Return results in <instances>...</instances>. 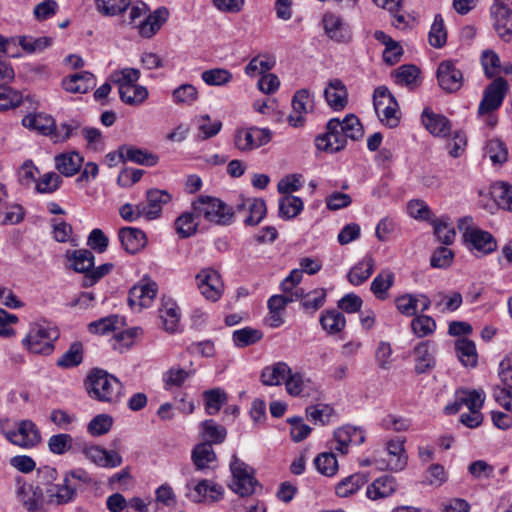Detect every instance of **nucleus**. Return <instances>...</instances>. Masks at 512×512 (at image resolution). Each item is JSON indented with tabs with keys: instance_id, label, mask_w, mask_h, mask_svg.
<instances>
[{
	"instance_id": "obj_27",
	"label": "nucleus",
	"mask_w": 512,
	"mask_h": 512,
	"mask_svg": "<svg viewBox=\"0 0 512 512\" xmlns=\"http://www.w3.org/2000/svg\"><path fill=\"white\" fill-rule=\"evenodd\" d=\"M120 157L123 158V162L131 161L136 164L146 166H154L159 160V157L156 154L131 145L120 146Z\"/></svg>"
},
{
	"instance_id": "obj_8",
	"label": "nucleus",
	"mask_w": 512,
	"mask_h": 512,
	"mask_svg": "<svg viewBox=\"0 0 512 512\" xmlns=\"http://www.w3.org/2000/svg\"><path fill=\"white\" fill-rule=\"evenodd\" d=\"M196 286L209 301H218L223 293V282L219 272L213 268H203L195 276Z\"/></svg>"
},
{
	"instance_id": "obj_48",
	"label": "nucleus",
	"mask_w": 512,
	"mask_h": 512,
	"mask_svg": "<svg viewBox=\"0 0 512 512\" xmlns=\"http://www.w3.org/2000/svg\"><path fill=\"white\" fill-rule=\"evenodd\" d=\"M303 210V201L301 198L286 195L279 200V215L285 219L296 217Z\"/></svg>"
},
{
	"instance_id": "obj_15",
	"label": "nucleus",
	"mask_w": 512,
	"mask_h": 512,
	"mask_svg": "<svg viewBox=\"0 0 512 512\" xmlns=\"http://www.w3.org/2000/svg\"><path fill=\"white\" fill-rule=\"evenodd\" d=\"M437 79L439 86L449 93L458 91L463 84V74L451 60H446L439 64Z\"/></svg>"
},
{
	"instance_id": "obj_50",
	"label": "nucleus",
	"mask_w": 512,
	"mask_h": 512,
	"mask_svg": "<svg viewBox=\"0 0 512 512\" xmlns=\"http://www.w3.org/2000/svg\"><path fill=\"white\" fill-rule=\"evenodd\" d=\"M263 337V333L251 327H245L233 332V341L237 347H246L257 343Z\"/></svg>"
},
{
	"instance_id": "obj_23",
	"label": "nucleus",
	"mask_w": 512,
	"mask_h": 512,
	"mask_svg": "<svg viewBox=\"0 0 512 512\" xmlns=\"http://www.w3.org/2000/svg\"><path fill=\"white\" fill-rule=\"evenodd\" d=\"M310 93L307 89L298 90L292 98V113L288 117L291 126L299 127L304 123V115L311 108Z\"/></svg>"
},
{
	"instance_id": "obj_16",
	"label": "nucleus",
	"mask_w": 512,
	"mask_h": 512,
	"mask_svg": "<svg viewBox=\"0 0 512 512\" xmlns=\"http://www.w3.org/2000/svg\"><path fill=\"white\" fill-rule=\"evenodd\" d=\"M157 292L158 286L155 282L136 284L129 291L128 304L132 309L141 311L152 304Z\"/></svg>"
},
{
	"instance_id": "obj_46",
	"label": "nucleus",
	"mask_w": 512,
	"mask_h": 512,
	"mask_svg": "<svg viewBox=\"0 0 512 512\" xmlns=\"http://www.w3.org/2000/svg\"><path fill=\"white\" fill-rule=\"evenodd\" d=\"M83 361V345L80 342H73L69 349L58 358L56 365L60 368L69 369L79 366Z\"/></svg>"
},
{
	"instance_id": "obj_39",
	"label": "nucleus",
	"mask_w": 512,
	"mask_h": 512,
	"mask_svg": "<svg viewBox=\"0 0 512 512\" xmlns=\"http://www.w3.org/2000/svg\"><path fill=\"white\" fill-rule=\"evenodd\" d=\"M201 435L205 440L204 443L220 444L222 443L227 435V430L224 426L219 425L212 419L203 421L200 424Z\"/></svg>"
},
{
	"instance_id": "obj_47",
	"label": "nucleus",
	"mask_w": 512,
	"mask_h": 512,
	"mask_svg": "<svg viewBox=\"0 0 512 512\" xmlns=\"http://www.w3.org/2000/svg\"><path fill=\"white\" fill-rule=\"evenodd\" d=\"M203 397L205 400V409L209 415L217 414L228 400L226 392L221 388L207 390L203 393Z\"/></svg>"
},
{
	"instance_id": "obj_33",
	"label": "nucleus",
	"mask_w": 512,
	"mask_h": 512,
	"mask_svg": "<svg viewBox=\"0 0 512 512\" xmlns=\"http://www.w3.org/2000/svg\"><path fill=\"white\" fill-rule=\"evenodd\" d=\"M374 267V258L372 256L364 257L350 269L347 275L348 281L355 286L361 285L372 275Z\"/></svg>"
},
{
	"instance_id": "obj_29",
	"label": "nucleus",
	"mask_w": 512,
	"mask_h": 512,
	"mask_svg": "<svg viewBox=\"0 0 512 512\" xmlns=\"http://www.w3.org/2000/svg\"><path fill=\"white\" fill-rule=\"evenodd\" d=\"M291 373V368L285 362H276L265 367L261 373V382L266 386H277L285 384L287 377Z\"/></svg>"
},
{
	"instance_id": "obj_53",
	"label": "nucleus",
	"mask_w": 512,
	"mask_h": 512,
	"mask_svg": "<svg viewBox=\"0 0 512 512\" xmlns=\"http://www.w3.org/2000/svg\"><path fill=\"white\" fill-rule=\"evenodd\" d=\"M307 417L314 423L326 425L334 415V409L328 404L311 405L306 408Z\"/></svg>"
},
{
	"instance_id": "obj_38",
	"label": "nucleus",
	"mask_w": 512,
	"mask_h": 512,
	"mask_svg": "<svg viewBox=\"0 0 512 512\" xmlns=\"http://www.w3.org/2000/svg\"><path fill=\"white\" fill-rule=\"evenodd\" d=\"M458 359L465 367H475L478 361L475 343L467 338H460L455 342Z\"/></svg>"
},
{
	"instance_id": "obj_54",
	"label": "nucleus",
	"mask_w": 512,
	"mask_h": 512,
	"mask_svg": "<svg viewBox=\"0 0 512 512\" xmlns=\"http://www.w3.org/2000/svg\"><path fill=\"white\" fill-rule=\"evenodd\" d=\"M485 155L493 164H503L507 161L508 150L500 139H491L486 144Z\"/></svg>"
},
{
	"instance_id": "obj_4",
	"label": "nucleus",
	"mask_w": 512,
	"mask_h": 512,
	"mask_svg": "<svg viewBox=\"0 0 512 512\" xmlns=\"http://www.w3.org/2000/svg\"><path fill=\"white\" fill-rule=\"evenodd\" d=\"M193 210L197 216L220 225L230 224L234 215L232 208L210 196H200L193 202Z\"/></svg>"
},
{
	"instance_id": "obj_35",
	"label": "nucleus",
	"mask_w": 512,
	"mask_h": 512,
	"mask_svg": "<svg viewBox=\"0 0 512 512\" xmlns=\"http://www.w3.org/2000/svg\"><path fill=\"white\" fill-rule=\"evenodd\" d=\"M67 258L70 262L71 268L86 275L91 271L94 266V255L90 250L78 249L72 252H67Z\"/></svg>"
},
{
	"instance_id": "obj_14",
	"label": "nucleus",
	"mask_w": 512,
	"mask_h": 512,
	"mask_svg": "<svg viewBox=\"0 0 512 512\" xmlns=\"http://www.w3.org/2000/svg\"><path fill=\"white\" fill-rule=\"evenodd\" d=\"M77 488L63 478L61 483H50L43 489L45 502L49 505H64L74 500Z\"/></svg>"
},
{
	"instance_id": "obj_31",
	"label": "nucleus",
	"mask_w": 512,
	"mask_h": 512,
	"mask_svg": "<svg viewBox=\"0 0 512 512\" xmlns=\"http://www.w3.org/2000/svg\"><path fill=\"white\" fill-rule=\"evenodd\" d=\"M54 160L56 169L66 177L75 175L84 161L83 157L75 151L56 155Z\"/></svg>"
},
{
	"instance_id": "obj_12",
	"label": "nucleus",
	"mask_w": 512,
	"mask_h": 512,
	"mask_svg": "<svg viewBox=\"0 0 512 512\" xmlns=\"http://www.w3.org/2000/svg\"><path fill=\"white\" fill-rule=\"evenodd\" d=\"M186 496L192 502H216L223 497V488L221 485L212 481L203 479L197 483L190 482L186 485Z\"/></svg>"
},
{
	"instance_id": "obj_17",
	"label": "nucleus",
	"mask_w": 512,
	"mask_h": 512,
	"mask_svg": "<svg viewBox=\"0 0 512 512\" xmlns=\"http://www.w3.org/2000/svg\"><path fill=\"white\" fill-rule=\"evenodd\" d=\"M147 202L140 203V213L148 220L156 219L160 216L162 206L169 203L171 195L160 189H150L146 193Z\"/></svg>"
},
{
	"instance_id": "obj_28",
	"label": "nucleus",
	"mask_w": 512,
	"mask_h": 512,
	"mask_svg": "<svg viewBox=\"0 0 512 512\" xmlns=\"http://www.w3.org/2000/svg\"><path fill=\"white\" fill-rule=\"evenodd\" d=\"M94 85V75L87 71L70 75L62 81V87L70 93H86Z\"/></svg>"
},
{
	"instance_id": "obj_60",
	"label": "nucleus",
	"mask_w": 512,
	"mask_h": 512,
	"mask_svg": "<svg viewBox=\"0 0 512 512\" xmlns=\"http://www.w3.org/2000/svg\"><path fill=\"white\" fill-rule=\"evenodd\" d=\"M433 225L434 234L441 243L445 245H450L453 243L456 232L452 223H449L446 219L442 218L439 220H434Z\"/></svg>"
},
{
	"instance_id": "obj_64",
	"label": "nucleus",
	"mask_w": 512,
	"mask_h": 512,
	"mask_svg": "<svg viewBox=\"0 0 512 512\" xmlns=\"http://www.w3.org/2000/svg\"><path fill=\"white\" fill-rule=\"evenodd\" d=\"M494 197L497 205L512 212V186L507 183H500L494 188Z\"/></svg>"
},
{
	"instance_id": "obj_7",
	"label": "nucleus",
	"mask_w": 512,
	"mask_h": 512,
	"mask_svg": "<svg viewBox=\"0 0 512 512\" xmlns=\"http://www.w3.org/2000/svg\"><path fill=\"white\" fill-rule=\"evenodd\" d=\"M7 424L8 420L0 422V427L6 438L14 445L30 448L40 442V432L31 420L20 421L16 430H6L5 425Z\"/></svg>"
},
{
	"instance_id": "obj_55",
	"label": "nucleus",
	"mask_w": 512,
	"mask_h": 512,
	"mask_svg": "<svg viewBox=\"0 0 512 512\" xmlns=\"http://www.w3.org/2000/svg\"><path fill=\"white\" fill-rule=\"evenodd\" d=\"M303 296V289H295L292 294L283 293L282 295H273L268 300L269 311H276L283 313L287 304L299 300Z\"/></svg>"
},
{
	"instance_id": "obj_40",
	"label": "nucleus",
	"mask_w": 512,
	"mask_h": 512,
	"mask_svg": "<svg viewBox=\"0 0 512 512\" xmlns=\"http://www.w3.org/2000/svg\"><path fill=\"white\" fill-rule=\"evenodd\" d=\"M159 313L164 329L170 333L175 332L180 321L179 308L176 303L172 300L163 302Z\"/></svg>"
},
{
	"instance_id": "obj_41",
	"label": "nucleus",
	"mask_w": 512,
	"mask_h": 512,
	"mask_svg": "<svg viewBox=\"0 0 512 512\" xmlns=\"http://www.w3.org/2000/svg\"><path fill=\"white\" fill-rule=\"evenodd\" d=\"M319 321L321 327L330 335L341 332L346 325L344 315L336 310H327L323 312Z\"/></svg>"
},
{
	"instance_id": "obj_1",
	"label": "nucleus",
	"mask_w": 512,
	"mask_h": 512,
	"mask_svg": "<svg viewBox=\"0 0 512 512\" xmlns=\"http://www.w3.org/2000/svg\"><path fill=\"white\" fill-rule=\"evenodd\" d=\"M89 396L100 402L118 403L123 396L122 383L103 369L94 368L87 377Z\"/></svg>"
},
{
	"instance_id": "obj_5",
	"label": "nucleus",
	"mask_w": 512,
	"mask_h": 512,
	"mask_svg": "<svg viewBox=\"0 0 512 512\" xmlns=\"http://www.w3.org/2000/svg\"><path fill=\"white\" fill-rule=\"evenodd\" d=\"M472 218L463 217L458 221L459 230H463V238L470 249L482 254H489L496 250L497 242L491 233L471 226Z\"/></svg>"
},
{
	"instance_id": "obj_3",
	"label": "nucleus",
	"mask_w": 512,
	"mask_h": 512,
	"mask_svg": "<svg viewBox=\"0 0 512 512\" xmlns=\"http://www.w3.org/2000/svg\"><path fill=\"white\" fill-rule=\"evenodd\" d=\"M230 470L232 473V481L230 488L239 496L247 497L256 493L257 488L261 489V485L254 476V469L233 455Z\"/></svg>"
},
{
	"instance_id": "obj_2",
	"label": "nucleus",
	"mask_w": 512,
	"mask_h": 512,
	"mask_svg": "<svg viewBox=\"0 0 512 512\" xmlns=\"http://www.w3.org/2000/svg\"><path fill=\"white\" fill-rule=\"evenodd\" d=\"M59 330L48 324H37L30 328L23 339L24 346L33 354L49 355L53 352Z\"/></svg>"
},
{
	"instance_id": "obj_30",
	"label": "nucleus",
	"mask_w": 512,
	"mask_h": 512,
	"mask_svg": "<svg viewBox=\"0 0 512 512\" xmlns=\"http://www.w3.org/2000/svg\"><path fill=\"white\" fill-rule=\"evenodd\" d=\"M396 491L395 479L391 476H382L375 479L366 489V496L373 501L391 496Z\"/></svg>"
},
{
	"instance_id": "obj_52",
	"label": "nucleus",
	"mask_w": 512,
	"mask_h": 512,
	"mask_svg": "<svg viewBox=\"0 0 512 512\" xmlns=\"http://www.w3.org/2000/svg\"><path fill=\"white\" fill-rule=\"evenodd\" d=\"M130 3V0H96V8L104 16H116L123 13Z\"/></svg>"
},
{
	"instance_id": "obj_6",
	"label": "nucleus",
	"mask_w": 512,
	"mask_h": 512,
	"mask_svg": "<svg viewBox=\"0 0 512 512\" xmlns=\"http://www.w3.org/2000/svg\"><path fill=\"white\" fill-rule=\"evenodd\" d=\"M374 108L380 121L390 128L396 127L399 123L398 103L389 89L379 86L375 89Z\"/></svg>"
},
{
	"instance_id": "obj_9",
	"label": "nucleus",
	"mask_w": 512,
	"mask_h": 512,
	"mask_svg": "<svg viewBox=\"0 0 512 512\" xmlns=\"http://www.w3.org/2000/svg\"><path fill=\"white\" fill-rule=\"evenodd\" d=\"M347 138L343 134V128L340 125V120L337 118L331 119L327 123V132L319 135L315 139V145L318 150L329 153H336L345 148Z\"/></svg>"
},
{
	"instance_id": "obj_20",
	"label": "nucleus",
	"mask_w": 512,
	"mask_h": 512,
	"mask_svg": "<svg viewBox=\"0 0 512 512\" xmlns=\"http://www.w3.org/2000/svg\"><path fill=\"white\" fill-rule=\"evenodd\" d=\"M405 439H392L387 442L386 450V468L391 471H402L408 461V456L404 448Z\"/></svg>"
},
{
	"instance_id": "obj_22",
	"label": "nucleus",
	"mask_w": 512,
	"mask_h": 512,
	"mask_svg": "<svg viewBox=\"0 0 512 512\" xmlns=\"http://www.w3.org/2000/svg\"><path fill=\"white\" fill-rule=\"evenodd\" d=\"M485 401V393L483 390L459 389L456 392V400L453 406H447L446 410L450 412H458L462 405L466 406L469 411L481 410Z\"/></svg>"
},
{
	"instance_id": "obj_37",
	"label": "nucleus",
	"mask_w": 512,
	"mask_h": 512,
	"mask_svg": "<svg viewBox=\"0 0 512 512\" xmlns=\"http://www.w3.org/2000/svg\"><path fill=\"white\" fill-rule=\"evenodd\" d=\"M368 482V478L364 473H354L342 479L335 486V493L339 497H349L356 493L362 486Z\"/></svg>"
},
{
	"instance_id": "obj_59",
	"label": "nucleus",
	"mask_w": 512,
	"mask_h": 512,
	"mask_svg": "<svg viewBox=\"0 0 512 512\" xmlns=\"http://www.w3.org/2000/svg\"><path fill=\"white\" fill-rule=\"evenodd\" d=\"M275 65V60L266 56H256L250 60V62L245 67V73L253 77L256 74H266L269 70H271Z\"/></svg>"
},
{
	"instance_id": "obj_32",
	"label": "nucleus",
	"mask_w": 512,
	"mask_h": 512,
	"mask_svg": "<svg viewBox=\"0 0 512 512\" xmlns=\"http://www.w3.org/2000/svg\"><path fill=\"white\" fill-rule=\"evenodd\" d=\"M22 124L24 127L30 130H35L43 135L52 134L53 129L55 128L54 119L50 115L44 113L26 115L22 119Z\"/></svg>"
},
{
	"instance_id": "obj_19",
	"label": "nucleus",
	"mask_w": 512,
	"mask_h": 512,
	"mask_svg": "<svg viewBox=\"0 0 512 512\" xmlns=\"http://www.w3.org/2000/svg\"><path fill=\"white\" fill-rule=\"evenodd\" d=\"M168 16L169 11L165 7H160L152 13L148 12L147 15L137 24V31L139 35L148 39L153 37L167 21Z\"/></svg>"
},
{
	"instance_id": "obj_49",
	"label": "nucleus",
	"mask_w": 512,
	"mask_h": 512,
	"mask_svg": "<svg viewBox=\"0 0 512 512\" xmlns=\"http://www.w3.org/2000/svg\"><path fill=\"white\" fill-rule=\"evenodd\" d=\"M193 372L179 366H173L163 374V383L166 390L181 387Z\"/></svg>"
},
{
	"instance_id": "obj_13",
	"label": "nucleus",
	"mask_w": 512,
	"mask_h": 512,
	"mask_svg": "<svg viewBox=\"0 0 512 512\" xmlns=\"http://www.w3.org/2000/svg\"><path fill=\"white\" fill-rule=\"evenodd\" d=\"M493 28L504 42L512 41V10L503 1L494 2L490 7Z\"/></svg>"
},
{
	"instance_id": "obj_11",
	"label": "nucleus",
	"mask_w": 512,
	"mask_h": 512,
	"mask_svg": "<svg viewBox=\"0 0 512 512\" xmlns=\"http://www.w3.org/2000/svg\"><path fill=\"white\" fill-rule=\"evenodd\" d=\"M271 138L272 133L269 129L250 127L236 132L234 144L240 151L248 152L266 145Z\"/></svg>"
},
{
	"instance_id": "obj_44",
	"label": "nucleus",
	"mask_w": 512,
	"mask_h": 512,
	"mask_svg": "<svg viewBox=\"0 0 512 512\" xmlns=\"http://www.w3.org/2000/svg\"><path fill=\"white\" fill-rule=\"evenodd\" d=\"M395 81L413 89L420 84V69L415 65H402L395 70Z\"/></svg>"
},
{
	"instance_id": "obj_58",
	"label": "nucleus",
	"mask_w": 512,
	"mask_h": 512,
	"mask_svg": "<svg viewBox=\"0 0 512 512\" xmlns=\"http://www.w3.org/2000/svg\"><path fill=\"white\" fill-rule=\"evenodd\" d=\"M202 80L211 86H221L229 83L233 76L230 71L224 68L205 70L201 75Z\"/></svg>"
},
{
	"instance_id": "obj_62",
	"label": "nucleus",
	"mask_w": 512,
	"mask_h": 512,
	"mask_svg": "<svg viewBox=\"0 0 512 512\" xmlns=\"http://www.w3.org/2000/svg\"><path fill=\"white\" fill-rule=\"evenodd\" d=\"M300 299L302 300V307L305 310L315 312L325 304L326 290L321 288L311 291L307 294L303 293V296L300 297Z\"/></svg>"
},
{
	"instance_id": "obj_43",
	"label": "nucleus",
	"mask_w": 512,
	"mask_h": 512,
	"mask_svg": "<svg viewBox=\"0 0 512 512\" xmlns=\"http://www.w3.org/2000/svg\"><path fill=\"white\" fill-rule=\"evenodd\" d=\"M323 26L326 34L336 41H344L346 38V27L342 18L333 14L326 13L323 16Z\"/></svg>"
},
{
	"instance_id": "obj_63",
	"label": "nucleus",
	"mask_w": 512,
	"mask_h": 512,
	"mask_svg": "<svg viewBox=\"0 0 512 512\" xmlns=\"http://www.w3.org/2000/svg\"><path fill=\"white\" fill-rule=\"evenodd\" d=\"M481 63L488 78H493L499 74L501 62L498 54L493 50H484L481 55Z\"/></svg>"
},
{
	"instance_id": "obj_10",
	"label": "nucleus",
	"mask_w": 512,
	"mask_h": 512,
	"mask_svg": "<svg viewBox=\"0 0 512 512\" xmlns=\"http://www.w3.org/2000/svg\"><path fill=\"white\" fill-rule=\"evenodd\" d=\"M507 91V81L503 77L495 78L484 90L478 113L484 115L497 110L502 105Z\"/></svg>"
},
{
	"instance_id": "obj_26",
	"label": "nucleus",
	"mask_w": 512,
	"mask_h": 512,
	"mask_svg": "<svg viewBox=\"0 0 512 512\" xmlns=\"http://www.w3.org/2000/svg\"><path fill=\"white\" fill-rule=\"evenodd\" d=\"M422 122L425 128L437 137H446L451 131L450 121L445 116L433 113L428 109L422 113Z\"/></svg>"
},
{
	"instance_id": "obj_57",
	"label": "nucleus",
	"mask_w": 512,
	"mask_h": 512,
	"mask_svg": "<svg viewBox=\"0 0 512 512\" xmlns=\"http://www.w3.org/2000/svg\"><path fill=\"white\" fill-rule=\"evenodd\" d=\"M176 104L192 105L198 99V90L192 84H182L172 92Z\"/></svg>"
},
{
	"instance_id": "obj_56",
	"label": "nucleus",
	"mask_w": 512,
	"mask_h": 512,
	"mask_svg": "<svg viewBox=\"0 0 512 512\" xmlns=\"http://www.w3.org/2000/svg\"><path fill=\"white\" fill-rule=\"evenodd\" d=\"M317 470L325 476H333L338 470L336 456L332 452L320 453L314 460Z\"/></svg>"
},
{
	"instance_id": "obj_45",
	"label": "nucleus",
	"mask_w": 512,
	"mask_h": 512,
	"mask_svg": "<svg viewBox=\"0 0 512 512\" xmlns=\"http://www.w3.org/2000/svg\"><path fill=\"white\" fill-rule=\"evenodd\" d=\"M120 99L128 105L138 106L148 97V91L141 85L123 86L119 89Z\"/></svg>"
},
{
	"instance_id": "obj_61",
	"label": "nucleus",
	"mask_w": 512,
	"mask_h": 512,
	"mask_svg": "<svg viewBox=\"0 0 512 512\" xmlns=\"http://www.w3.org/2000/svg\"><path fill=\"white\" fill-rule=\"evenodd\" d=\"M411 328L417 337L422 338L435 331L436 322L430 316L418 315L412 320Z\"/></svg>"
},
{
	"instance_id": "obj_36",
	"label": "nucleus",
	"mask_w": 512,
	"mask_h": 512,
	"mask_svg": "<svg viewBox=\"0 0 512 512\" xmlns=\"http://www.w3.org/2000/svg\"><path fill=\"white\" fill-rule=\"evenodd\" d=\"M193 464L197 470L211 468L216 462V454L213 447L209 443H200L194 447L191 455Z\"/></svg>"
},
{
	"instance_id": "obj_24",
	"label": "nucleus",
	"mask_w": 512,
	"mask_h": 512,
	"mask_svg": "<svg viewBox=\"0 0 512 512\" xmlns=\"http://www.w3.org/2000/svg\"><path fill=\"white\" fill-rule=\"evenodd\" d=\"M328 105L335 111L342 110L348 103V93L345 85L339 79H333L324 90Z\"/></svg>"
},
{
	"instance_id": "obj_18",
	"label": "nucleus",
	"mask_w": 512,
	"mask_h": 512,
	"mask_svg": "<svg viewBox=\"0 0 512 512\" xmlns=\"http://www.w3.org/2000/svg\"><path fill=\"white\" fill-rule=\"evenodd\" d=\"M236 213H248L244 218L246 225L255 226L265 217L267 208L265 201L261 198H242L236 205Z\"/></svg>"
},
{
	"instance_id": "obj_21",
	"label": "nucleus",
	"mask_w": 512,
	"mask_h": 512,
	"mask_svg": "<svg viewBox=\"0 0 512 512\" xmlns=\"http://www.w3.org/2000/svg\"><path fill=\"white\" fill-rule=\"evenodd\" d=\"M82 453L100 467L114 468L122 463V458L117 452L105 450L97 445L83 447Z\"/></svg>"
},
{
	"instance_id": "obj_34",
	"label": "nucleus",
	"mask_w": 512,
	"mask_h": 512,
	"mask_svg": "<svg viewBox=\"0 0 512 512\" xmlns=\"http://www.w3.org/2000/svg\"><path fill=\"white\" fill-rule=\"evenodd\" d=\"M414 353V361H415V371L417 374H423L435 366V359L430 351L429 342H421L419 343L413 350Z\"/></svg>"
},
{
	"instance_id": "obj_25",
	"label": "nucleus",
	"mask_w": 512,
	"mask_h": 512,
	"mask_svg": "<svg viewBox=\"0 0 512 512\" xmlns=\"http://www.w3.org/2000/svg\"><path fill=\"white\" fill-rule=\"evenodd\" d=\"M118 237L124 250L131 254L138 252L146 245L145 233L138 228H121Z\"/></svg>"
},
{
	"instance_id": "obj_51",
	"label": "nucleus",
	"mask_w": 512,
	"mask_h": 512,
	"mask_svg": "<svg viewBox=\"0 0 512 512\" xmlns=\"http://www.w3.org/2000/svg\"><path fill=\"white\" fill-rule=\"evenodd\" d=\"M428 40L431 46L435 48H441L447 41V31L445 29L443 18L440 14H437L432 23Z\"/></svg>"
},
{
	"instance_id": "obj_42",
	"label": "nucleus",
	"mask_w": 512,
	"mask_h": 512,
	"mask_svg": "<svg viewBox=\"0 0 512 512\" xmlns=\"http://www.w3.org/2000/svg\"><path fill=\"white\" fill-rule=\"evenodd\" d=\"M395 275L392 271L382 270L372 281L371 291L379 300H385L388 297V290L394 284Z\"/></svg>"
}]
</instances>
